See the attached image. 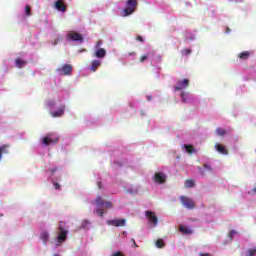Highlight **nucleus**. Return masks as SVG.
I'll return each instance as SVG.
<instances>
[{
  "instance_id": "13",
  "label": "nucleus",
  "mask_w": 256,
  "mask_h": 256,
  "mask_svg": "<svg viewBox=\"0 0 256 256\" xmlns=\"http://www.w3.org/2000/svg\"><path fill=\"white\" fill-rule=\"evenodd\" d=\"M65 114V105H62L58 108L57 111L52 113V117H62Z\"/></svg>"
},
{
  "instance_id": "36",
  "label": "nucleus",
  "mask_w": 256,
  "mask_h": 256,
  "mask_svg": "<svg viewBox=\"0 0 256 256\" xmlns=\"http://www.w3.org/2000/svg\"><path fill=\"white\" fill-rule=\"evenodd\" d=\"M58 168H54V169H50V172L52 173V175L55 174V172H57Z\"/></svg>"
},
{
  "instance_id": "16",
  "label": "nucleus",
  "mask_w": 256,
  "mask_h": 256,
  "mask_svg": "<svg viewBox=\"0 0 256 256\" xmlns=\"http://www.w3.org/2000/svg\"><path fill=\"white\" fill-rule=\"evenodd\" d=\"M217 152L221 153L222 155H227L229 152L227 151V149H225V146L221 145V144H216L215 145Z\"/></svg>"
},
{
  "instance_id": "32",
  "label": "nucleus",
  "mask_w": 256,
  "mask_h": 256,
  "mask_svg": "<svg viewBox=\"0 0 256 256\" xmlns=\"http://www.w3.org/2000/svg\"><path fill=\"white\" fill-rule=\"evenodd\" d=\"M181 97H182L183 103H187V100L185 99V93L184 92L181 93Z\"/></svg>"
},
{
  "instance_id": "21",
  "label": "nucleus",
  "mask_w": 256,
  "mask_h": 256,
  "mask_svg": "<svg viewBox=\"0 0 256 256\" xmlns=\"http://www.w3.org/2000/svg\"><path fill=\"white\" fill-rule=\"evenodd\" d=\"M27 62H25V60L22 59H16V67H18V69L23 68L24 65H26Z\"/></svg>"
},
{
  "instance_id": "35",
  "label": "nucleus",
  "mask_w": 256,
  "mask_h": 256,
  "mask_svg": "<svg viewBox=\"0 0 256 256\" xmlns=\"http://www.w3.org/2000/svg\"><path fill=\"white\" fill-rule=\"evenodd\" d=\"M101 45H102L101 41H98V42L96 43V49H99V47H101Z\"/></svg>"
},
{
  "instance_id": "3",
  "label": "nucleus",
  "mask_w": 256,
  "mask_h": 256,
  "mask_svg": "<svg viewBox=\"0 0 256 256\" xmlns=\"http://www.w3.org/2000/svg\"><path fill=\"white\" fill-rule=\"evenodd\" d=\"M67 228L65 225H63V222H60V225L58 227V236H57V243H65L67 241Z\"/></svg>"
},
{
  "instance_id": "37",
  "label": "nucleus",
  "mask_w": 256,
  "mask_h": 256,
  "mask_svg": "<svg viewBox=\"0 0 256 256\" xmlns=\"http://www.w3.org/2000/svg\"><path fill=\"white\" fill-rule=\"evenodd\" d=\"M131 241H132L134 247H139V246L137 245V243L135 242V239L132 238Z\"/></svg>"
},
{
  "instance_id": "4",
  "label": "nucleus",
  "mask_w": 256,
  "mask_h": 256,
  "mask_svg": "<svg viewBox=\"0 0 256 256\" xmlns=\"http://www.w3.org/2000/svg\"><path fill=\"white\" fill-rule=\"evenodd\" d=\"M43 145H56V143H59V137L55 136L54 134H47L42 139Z\"/></svg>"
},
{
  "instance_id": "12",
  "label": "nucleus",
  "mask_w": 256,
  "mask_h": 256,
  "mask_svg": "<svg viewBox=\"0 0 256 256\" xmlns=\"http://www.w3.org/2000/svg\"><path fill=\"white\" fill-rule=\"evenodd\" d=\"M165 179H167V176H165V174H163L161 172H157L154 175V181L156 183L163 184V183H165Z\"/></svg>"
},
{
  "instance_id": "40",
  "label": "nucleus",
  "mask_w": 256,
  "mask_h": 256,
  "mask_svg": "<svg viewBox=\"0 0 256 256\" xmlns=\"http://www.w3.org/2000/svg\"><path fill=\"white\" fill-rule=\"evenodd\" d=\"M200 256H211V255H209V253H206V254L201 253Z\"/></svg>"
},
{
  "instance_id": "34",
  "label": "nucleus",
  "mask_w": 256,
  "mask_h": 256,
  "mask_svg": "<svg viewBox=\"0 0 256 256\" xmlns=\"http://www.w3.org/2000/svg\"><path fill=\"white\" fill-rule=\"evenodd\" d=\"M54 188L55 189H61V185H59V183L55 182L54 183Z\"/></svg>"
},
{
  "instance_id": "9",
  "label": "nucleus",
  "mask_w": 256,
  "mask_h": 256,
  "mask_svg": "<svg viewBox=\"0 0 256 256\" xmlns=\"http://www.w3.org/2000/svg\"><path fill=\"white\" fill-rule=\"evenodd\" d=\"M188 86H189V79L185 78L177 82V85L175 86V91H181L183 89H187Z\"/></svg>"
},
{
  "instance_id": "43",
  "label": "nucleus",
  "mask_w": 256,
  "mask_h": 256,
  "mask_svg": "<svg viewBox=\"0 0 256 256\" xmlns=\"http://www.w3.org/2000/svg\"><path fill=\"white\" fill-rule=\"evenodd\" d=\"M84 223H89V221H84Z\"/></svg>"
},
{
  "instance_id": "5",
  "label": "nucleus",
  "mask_w": 256,
  "mask_h": 256,
  "mask_svg": "<svg viewBox=\"0 0 256 256\" xmlns=\"http://www.w3.org/2000/svg\"><path fill=\"white\" fill-rule=\"evenodd\" d=\"M180 202L186 209H195V201L187 196H180Z\"/></svg>"
},
{
  "instance_id": "44",
  "label": "nucleus",
  "mask_w": 256,
  "mask_h": 256,
  "mask_svg": "<svg viewBox=\"0 0 256 256\" xmlns=\"http://www.w3.org/2000/svg\"><path fill=\"white\" fill-rule=\"evenodd\" d=\"M82 51H87V50L83 49Z\"/></svg>"
},
{
  "instance_id": "26",
  "label": "nucleus",
  "mask_w": 256,
  "mask_h": 256,
  "mask_svg": "<svg viewBox=\"0 0 256 256\" xmlns=\"http://www.w3.org/2000/svg\"><path fill=\"white\" fill-rule=\"evenodd\" d=\"M156 247H158V249H163V247H165V242L163 241V239H158L156 241Z\"/></svg>"
},
{
  "instance_id": "27",
  "label": "nucleus",
  "mask_w": 256,
  "mask_h": 256,
  "mask_svg": "<svg viewBox=\"0 0 256 256\" xmlns=\"http://www.w3.org/2000/svg\"><path fill=\"white\" fill-rule=\"evenodd\" d=\"M193 51L189 48H184L183 50H181V54L182 55H191Z\"/></svg>"
},
{
  "instance_id": "17",
  "label": "nucleus",
  "mask_w": 256,
  "mask_h": 256,
  "mask_svg": "<svg viewBox=\"0 0 256 256\" xmlns=\"http://www.w3.org/2000/svg\"><path fill=\"white\" fill-rule=\"evenodd\" d=\"M9 153V145L7 144H4L0 147V161H1V158L3 157V155Z\"/></svg>"
},
{
  "instance_id": "14",
  "label": "nucleus",
  "mask_w": 256,
  "mask_h": 256,
  "mask_svg": "<svg viewBox=\"0 0 256 256\" xmlns=\"http://www.w3.org/2000/svg\"><path fill=\"white\" fill-rule=\"evenodd\" d=\"M105 55H107V51L104 48H98L95 52V57H97V59H103Z\"/></svg>"
},
{
  "instance_id": "33",
  "label": "nucleus",
  "mask_w": 256,
  "mask_h": 256,
  "mask_svg": "<svg viewBox=\"0 0 256 256\" xmlns=\"http://www.w3.org/2000/svg\"><path fill=\"white\" fill-rule=\"evenodd\" d=\"M136 41H140V43H143V37L142 36H137Z\"/></svg>"
},
{
  "instance_id": "42",
  "label": "nucleus",
  "mask_w": 256,
  "mask_h": 256,
  "mask_svg": "<svg viewBox=\"0 0 256 256\" xmlns=\"http://www.w3.org/2000/svg\"><path fill=\"white\" fill-rule=\"evenodd\" d=\"M98 185H99V188L101 189V183H98Z\"/></svg>"
},
{
  "instance_id": "2",
  "label": "nucleus",
  "mask_w": 256,
  "mask_h": 256,
  "mask_svg": "<svg viewBox=\"0 0 256 256\" xmlns=\"http://www.w3.org/2000/svg\"><path fill=\"white\" fill-rule=\"evenodd\" d=\"M139 7V3L137 0H127L126 1V7L121 12L122 17H129V15H133L135 13V10Z\"/></svg>"
},
{
  "instance_id": "10",
  "label": "nucleus",
  "mask_w": 256,
  "mask_h": 256,
  "mask_svg": "<svg viewBox=\"0 0 256 256\" xmlns=\"http://www.w3.org/2000/svg\"><path fill=\"white\" fill-rule=\"evenodd\" d=\"M146 217L150 223H153V225L159 223V219L157 218V215H155V212L146 211Z\"/></svg>"
},
{
  "instance_id": "11",
  "label": "nucleus",
  "mask_w": 256,
  "mask_h": 256,
  "mask_svg": "<svg viewBox=\"0 0 256 256\" xmlns=\"http://www.w3.org/2000/svg\"><path fill=\"white\" fill-rule=\"evenodd\" d=\"M54 7L55 9H57V11H62V13H65V11H67V6L65 5V2L63 0H57Z\"/></svg>"
},
{
  "instance_id": "29",
  "label": "nucleus",
  "mask_w": 256,
  "mask_h": 256,
  "mask_svg": "<svg viewBox=\"0 0 256 256\" xmlns=\"http://www.w3.org/2000/svg\"><path fill=\"white\" fill-rule=\"evenodd\" d=\"M25 15L27 17H31V7H29V5H27L25 8Z\"/></svg>"
},
{
  "instance_id": "8",
  "label": "nucleus",
  "mask_w": 256,
  "mask_h": 256,
  "mask_svg": "<svg viewBox=\"0 0 256 256\" xmlns=\"http://www.w3.org/2000/svg\"><path fill=\"white\" fill-rule=\"evenodd\" d=\"M56 71L57 73H59V75H71V72L73 71V66H71V64H65L63 65V67L56 69Z\"/></svg>"
},
{
  "instance_id": "39",
  "label": "nucleus",
  "mask_w": 256,
  "mask_h": 256,
  "mask_svg": "<svg viewBox=\"0 0 256 256\" xmlns=\"http://www.w3.org/2000/svg\"><path fill=\"white\" fill-rule=\"evenodd\" d=\"M48 105H49V107H53V106H55V102H50Z\"/></svg>"
},
{
  "instance_id": "38",
  "label": "nucleus",
  "mask_w": 256,
  "mask_h": 256,
  "mask_svg": "<svg viewBox=\"0 0 256 256\" xmlns=\"http://www.w3.org/2000/svg\"><path fill=\"white\" fill-rule=\"evenodd\" d=\"M59 41H61V39L57 38L55 41H54V45H57L59 43Z\"/></svg>"
},
{
  "instance_id": "24",
  "label": "nucleus",
  "mask_w": 256,
  "mask_h": 256,
  "mask_svg": "<svg viewBox=\"0 0 256 256\" xmlns=\"http://www.w3.org/2000/svg\"><path fill=\"white\" fill-rule=\"evenodd\" d=\"M184 148L186 149L187 153H189V155L195 153V148L191 145H184Z\"/></svg>"
},
{
  "instance_id": "6",
  "label": "nucleus",
  "mask_w": 256,
  "mask_h": 256,
  "mask_svg": "<svg viewBox=\"0 0 256 256\" xmlns=\"http://www.w3.org/2000/svg\"><path fill=\"white\" fill-rule=\"evenodd\" d=\"M67 39L69 41H79V43H83L84 41L83 34H79L75 31H69L67 34Z\"/></svg>"
},
{
  "instance_id": "1",
  "label": "nucleus",
  "mask_w": 256,
  "mask_h": 256,
  "mask_svg": "<svg viewBox=\"0 0 256 256\" xmlns=\"http://www.w3.org/2000/svg\"><path fill=\"white\" fill-rule=\"evenodd\" d=\"M96 205V213L99 215V217H103L105 213L107 212V209H113V203L111 202H105L101 196L96 197L95 200Z\"/></svg>"
},
{
  "instance_id": "18",
  "label": "nucleus",
  "mask_w": 256,
  "mask_h": 256,
  "mask_svg": "<svg viewBox=\"0 0 256 256\" xmlns=\"http://www.w3.org/2000/svg\"><path fill=\"white\" fill-rule=\"evenodd\" d=\"M179 229L181 233H183L184 235H191L193 233V229L187 226H180Z\"/></svg>"
},
{
  "instance_id": "7",
  "label": "nucleus",
  "mask_w": 256,
  "mask_h": 256,
  "mask_svg": "<svg viewBox=\"0 0 256 256\" xmlns=\"http://www.w3.org/2000/svg\"><path fill=\"white\" fill-rule=\"evenodd\" d=\"M106 223L108 225H111L112 227H125V225L127 224V221L125 220V218L111 219V220H107Z\"/></svg>"
},
{
  "instance_id": "15",
  "label": "nucleus",
  "mask_w": 256,
  "mask_h": 256,
  "mask_svg": "<svg viewBox=\"0 0 256 256\" xmlns=\"http://www.w3.org/2000/svg\"><path fill=\"white\" fill-rule=\"evenodd\" d=\"M251 57L250 51H244L238 54V59H241V61H247Z\"/></svg>"
},
{
  "instance_id": "23",
  "label": "nucleus",
  "mask_w": 256,
  "mask_h": 256,
  "mask_svg": "<svg viewBox=\"0 0 256 256\" xmlns=\"http://www.w3.org/2000/svg\"><path fill=\"white\" fill-rule=\"evenodd\" d=\"M227 131L223 128H217L216 129V135H218L219 137H223L224 135H226Z\"/></svg>"
},
{
  "instance_id": "31",
  "label": "nucleus",
  "mask_w": 256,
  "mask_h": 256,
  "mask_svg": "<svg viewBox=\"0 0 256 256\" xmlns=\"http://www.w3.org/2000/svg\"><path fill=\"white\" fill-rule=\"evenodd\" d=\"M253 255H256V249H250V250H248L247 256H253Z\"/></svg>"
},
{
  "instance_id": "20",
  "label": "nucleus",
  "mask_w": 256,
  "mask_h": 256,
  "mask_svg": "<svg viewBox=\"0 0 256 256\" xmlns=\"http://www.w3.org/2000/svg\"><path fill=\"white\" fill-rule=\"evenodd\" d=\"M40 239H41V241H43L44 245H47V241H49V232L43 231L40 234Z\"/></svg>"
},
{
  "instance_id": "41",
  "label": "nucleus",
  "mask_w": 256,
  "mask_h": 256,
  "mask_svg": "<svg viewBox=\"0 0 256 256\" xmlns=\"http://www.w3.org/2000/svg\"><path fill=\"white\" fill-rule=\"evenodd\" d=\"M252 191H253V193H256V187H254V188L252 189Z\"/></svg>"
},
{
  "instance_id": "22",
  "label": "nucleus",
  "mask_w": 256,
  "mask_h": 256,
  "mask_svg": "<svg viewBox=\"0 0 256 256\" xmlns=\"http://www.w3.org/2000/svg\"><path fill=\"white\" fill-rule=\"evenodd\" d=\"M205 171H211V166H209V164H205L204 168L199 169L200 175H205Z\"/></svg>"
},
{
  "instance_id": "19",
  "label": "nucleus",
  "mask_w": 256,
  "mask_h": 256,
  "mask_svg": "<svg viewBox=\"0 0 256 256\" xmlns=\"http://www.w3.org/2000/svg\"><path fill=\"white\" fill-rule=\"evenodd\" d=\"M101 67V61L99 60H93L92 64H91V71H93V73H95V71H97V68Z\"/></svg>"
},
{
  "instance_id": "25",
  "label": "nucleus",
  "mask_w": 256,
  "mask_h": 256,
  "mask_svg": "<svg viewBox=\"0 0 256 256\" xmlns=\"http://www.w3.org/2000/svg\"><path fill=\"white\" fill-rule=\"evenodd\" d=\"M185 187H187L188 189L191 187H195V181L188 179L185 181Z\"/></svg>"
},
{
  "instance_id": "28",
  "label": "nucleus",
  "mask_w": 256,
  "mask_h": 256,
  "mask_svg": "<svg viewBox=\"0 0 256 256\" xmlns=\"http://www.w3.org/2000/svg\"><path fill=\"white\" fill-rule=\"evenodd\" d=\"M147 59H149V53H148V54H145V55H142V56L139 58V62H140V63H145V61H147Z\"/></svg>"
},
{
  "instance_id": "30",
  "label": "nucleus",
  "mask_w": 256,
  "mask_h": 256,
  "mask_svg": "<svg viewBox=\"0 0 256 256\" xmlns=\"http://www.w3.org/2000/svg\"><path fill=\"white\" fill-rule=\"evenodd\" d=\"M235 235H237V231L235 230H230L228 236L231 239V241H233V237H235Z\"/></svg>"
}]
</instances>
